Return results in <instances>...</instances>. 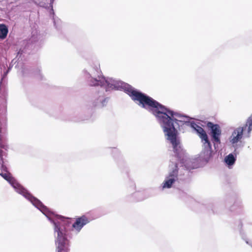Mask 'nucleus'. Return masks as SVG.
<instances>
[{
  "label": "nucleus",
  "mask_w": 252,
  "mask_h": 252,
  "mask_svg": "<svg viewBox=\"0 0 252 252\" xmlns=\"http://www.w3.org/2000/svg\"><path fill=\"white\" fill-rule=\"evenodd\" d=\"M191 127L197 132L202 140L204 141V154L210 157L212 153V146L205 131L203 128L195 123L191 124Z\"/></svg>",
  "instance_id": "obj_4"
},
{
  "label": "nucleus",
  "mask_w": 252,
  "mask_h": 252,
  "mask_svg": "<svg viewBox=\"0 0 252 252\" xmlns=\"http://www.w3.org/2000/svg\"><path fill=\"white\" fill-rule=\"evenodd\" d=\"M126 90L133 101L138 102L139 106L148 109L158 118L167 139L172 145L175 155L181 158L184 152L180 140L177 139L178 132L175 126V124L179 126L177 122L181 121L176 118H180L181 116L169 110L153 98L131 87H127Z\"/></svg>",
  "instance_id": "obj_1"
},
{
  "label": "nucleus",
  "mask_w": 252,
  "mask_h": 252,
  "mask_svg": "<svg viewBox=\"0 0 252 252\" xmlns=\"http://www.w3.org/2000/svg\"><path fill=\"white\" fill-rule=\"evenodd\" d=\"M23 196L26 198H27L29 200H30L32 203V204L37 208H39L43 206V205L42 204L41 202L38 199L32 196L30 193H29L28 191V190L23 195Z\"/></svg>",
  "instance_id": "obj_9"
},
{
  "label": "nucleus",
  "mask_w": 252,
  "mask_h": 252,
  "mask_svg": "<svg viewBox=\"0 0 252 252\" xmlns=\"http://www.w3.org/2000/svg\"><path fill=\"white\" fill-rule=\"evenodd\" d=\"M9 183L12 186L13 188L16 189L17 191L22 194L23 195L27 191L25 188H24L21 185L17 182L14 178H13L12 181H9Z\"/></svg>",
  "instance_id": "obj_10"
},
{
  "label": "nucleus",
  "mask_w": 252,
  "mask_h": 252,
  "mask_svg": "<svg viewBox=\"0 0 252 252\" xmlns=\"http://www.w3.org/2000/svg\"><path fill=\"white\" fill-rule=\"evenodd\" d=\"M8 29L7 26L3 24H0V39H5L8 34Z\"/></svg>",
  "instance_id": "obj_11"
},
{
  "label": "nucleus",
  "mask_w": 252,
  "mask_h": 252,
  "mask_svg": "<svg viewBox=\"0 0 252 252\" xmlns=\"http://www.w3.org/2000/svg\"><path fill=\"white\" fill-rule=\"evenodd\" d=\"M247 126H248L247 129L248 132L250 133L252 129V114L248 118L246 124L243 127L246 129Z\"/></svg>",
  "instance_id": "obj_14"
},
{
  "label": "nucleus",
  "mask_w": 252,
  "mask_h": 252,
  "mask_svg": "<svg viewBox=\"0 0 252 252\" xmlns=\"http://www.w3.org/2000/svg\"><path fill=\"white\" fill-rule=\"evenodd\" d=\"M55 0H50L51 3H53Z\"/></svg>",
  "instance_id": "obj_16"
},
{
  "label": "nucleus",
  "mask_w": 252,
  "mask_h": 252,
  "mask_svg": "<svg viewBox=\"0 0 252 252\" xmlns=\"http://www.w3.org/2000/svg\"><path fill=\"white\" fill-rule=\"evenodd\" d=\"M236 159L232 154H229L225 158V162L229 165H232L234 164Z\"/></svg>",
  "instance_id": "obj_13"
},
{
  "label": "nucleus",
  "mask_w": 252,
  "mask_h": 252,
  "mask_svg": "<svg viewBox=\"0 0 252 252\" xmlns=\"http://www.w3.org/2000/svg\"><path fill=\"white\" fill-rule=\"evenodd\" d=\"M95 69L97 72V75L98 77V79L93 78L91 80V84L92 86H102L104 84V82L105 81V78L101 76V71L100 68L99 64L96 65L95 66Z\"/></svg>",
  "instance_id": "obj_8"
},
{
  "label": "nucleus",
  "mask_w": 252,
  "mask_h": 252,
  "mask_svg": "<svg viewBox=\"0 0 252 252\" xmlns=\"http://www.w3.org/2000/svg\"><path fill=\"white\" fill-rule=\"evenodd\" d=\"M178 173V169L177 164L175 165V169H174L172 172L169 173V177L171 178H174L175 179L177 177Z\"/></svg>",
  "instance_id": "obj_15"
},
{
  "label": "nucleus",
  "mask_w": 252,
  "mask_h": 252,
  "mask_svg": "<svg viewBox=\"0 0 252 252\" xmlns=\"http://www.w3.org/2000/svg\"><path fill=\"white\" fill-rule=\"evenodd\" d=\"M175 181V179L174 178L167 177V179L163 183V188H170Z\"/></svg>",
  "instance_id": "obj_12"
},
{
  "label": "nucleus",
  "mask_w": 252,
  "mask_h": 252,
  "mask_svg": "<svg viewBox=\"0 0 252 252\" xmlns=\"http://www.w3.org/2000/svg\"><path fill=\"white\" fill-rule=\"evenodd\" d=\"M55 231L58 233L56 240V246L57 252H69V241L66 238L65 231L59 226V225L54 222Z\"/></svg>",
  "instance_id": "obj_3"
},
{
  "label": "nucleus",
  "mask_w": 252,
  "mask_h": 252,
  "mask_svg": "<svg viewBox=\"0 0 252 252\" xmlns=\"http://www.w3.org/2000/svg\"><path fill=\"white\" fill-rule=\"evenodd\" d=\"M6 126V118L4 113L0 115V175L9 182L12 181L13 177L4 164V157L7 156L8 146L3 142L2 134L5 132Z\"/></svg>",
  "instance_id": "obj_2"
},
{
  "label": "nucleus",
  "mask_w": 252,
  "mask_h": 252,
  "mask_svg": "<svg viewBox=\"0 0 252 252\" xmlns=\"http://www.w3.org/2000/svg\"><path fill=\"white\" fill-rule=\"evenodd\" d=\"M245 129L243 126L236 128L232 132L230 137V142L233 144L238 143L242 138L243 132Z\"/></svg>",
  "instance_id": "obj_7"
},
{
  "label": "nucleus",
  "mask_w": 252,
  "mask_h": 252,
  "mask_svg": "<svg viewBox=\"0 0 252 252\" xmlns=\"http://www.w3.org/2000/svg\"><path fill=\"white\" fill-rule=\"evenodd\" d=\"M207 126L211 130V135L212 140L216 143H220V136L221 134V130L220 126L209 122L207 124Z\"/></svg>",
  "instance_id": "obj_5"
},
{
  "label": "nucleus",
  "mask_w": 252,
  "mask_h": 252,
  "mask_svg": "<svg viewBox=\"0 0 252 252\" xmlns=\"http://www.w3.org/2000/svg\"><path fill=\"white\" fill-rule=\"evenodd\" d=\"M90 220L86 216L83 215L76 219L75 221L72 224V227L77 232H80L82 227L88 223Z\"/></svg>",
  "instance_id": "obj_6"
}]
</instances>
